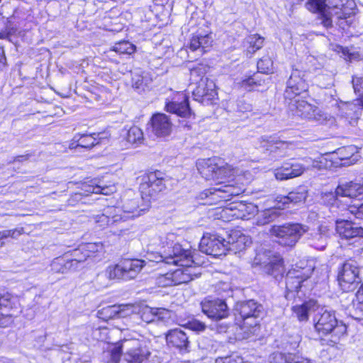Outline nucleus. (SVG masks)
I'll use <instances>...</instances> for the list:
<instances>
[{"label":"nucleus","instance_id":"f257e3e1","mask_svg":"<svg viewBox=\"0 0 363 363\" xmlns=\"http://www.w3.org/2000/svg\"><path fill=\"white\" fill-rule=\"evenodd\" d=\"M314 328L320 335H330V342L337 344L347 336V326L338 322L333 311L318 306L313 319Z\"/></svg>","mask_w":363,"mask_h":363},{"label":"nucleus","instance_id":"f03ea898","mask_svg":"<svg viewBox=\"0 0 363 363\" xmlns=\"http://www.w3.org/2000/svg\"><path fill=\"white\" fill-rule=\"evenodd\" d=\"M235 320L246 336L255 334L259 329V320L264 315V310L262 304L251 299L236 304Z\"/></svg>","mask_w":363,"mask_h":363},{"label":"nucleus","instance_id":"7ed1b4c3","mask_svg":"<svg viewBox=\"0 0 363 363\" xmlns=\"http://www.w3.org/2000/svg\"><path fill=\"white\" fill-rule=\"evenodd\" d=\"M350 3L351 0H307L306 8L318 13L321 24L328 28L333 26V18H341L342 7Z\"/></svg>","mask_w":363,"mask_h":363},{"label":"nucleus","instance_id":"20e7f679","mask_svg":"<svg viewBox=\"0 0 363 363\" xmlns=\"http://www.w3.org/2000/svg\"><path fill=\"white\" fill-rule=\"evenodd\" d=\"M197 169L206 180H218L234 176L235 170L218 157L208 158L198 162Z\"/></svg>","mask_w":363,"mask_h":363},{"label":"nucleus","instance_id":"39448f33","mask_svg":"<svg viewBox=\"0 0 363 363\" xmlns=\"http://www.w3.org/2000/svg\"><path fill=\"white\" fill-rule=\"evenodd\" d=\"M291 146V143L279 140L272 135H262L256 142L257 149L270 160H278L289 156Z\"/></svg>","mask_w":363,"mask_h":363},{"label":"nucleus","instance_id":"423d86ee","mask_svg":"<svg viewBox=\"0 0 363 363\" xmlns=\"http://www.w3.org/2000/svg\"><path fill=\"white\" fill-rule=\"evenodd\" d=\"M145 265V262L138 259H125L118 264L109 266L104 272L108 279L130 280L135 278Z\"/></svg>","mask_w":363,"mask_h":363},{"label":"nucleus","instance_id":"0eeeda50","mask_svg":"<svg viewBox=\"0 0 363 363\" xmlns=\"http://www.w3.org/2000/svg\"><path fill=\"white\" fill-rule=\"evenodd\" d=\"M305 232L306 225L291 223L281 225H274L269 230L270 234L277 239L279 245L291 247L295 246Z\"/></svg>","mask_w":363,"mask_h":363},{"label":"nucleus","instance_id":"6e6552de","mask_svg":"<svg viewBox=\"0 0 363 363\" xmlns=\"http://www.w3.org/2000/svg\"><path fill=\"white\" fill-rule=\"evenodd\" d=\"M289 109L298 118L311 121L323 123L328 119V114L319 108L308 104L304 100H295L289 104Z\"/></svg>","mask_w":363,"mask_h":363},{"label":"nucleus","instance_id":"1a4fd4ad","mask_svg":"<svg viewBox=\"0 0 363 363\" xmlns=\"http://www.w3.org/2000/svg\"><path fill=\"white\" fill-rule=\"evenodd\" d=\"M167 242V250H165L162 255H160L157 262L173 264L181 267L187 266L192 262V256L190 250L184 249L179 243Z\"/></svg>","mask_w":363,"mask_h":363},{"label":"nucleus","instance_id":"9d476101","mask_svg":"<svg viewBox=\"0 0 363 363\" xmlns=\"http://www.w3.org/2000/svg\"><path fill=\"white\" fill-rule=\"evenodd\" d=\"M236 187L231 184H218V186L206 189L201 192L199 199L204 200L203 205L218 204L220 202L228 200L230 197L238 195Z\"/></svg>","mask_w":363,"mask_h":363},{"label":"nucleus","instance_id":"9b49d317","mask_svg":"<svg viewBox=\"0 0 363 363\" xmlns=\"http://www.w3.org/2000/svg\"><path fill=\"white\" fill-rule=\"evenodd\" d=\"M199 250L213 257L225 255L227 252L225 238L218 234H204L200 241Z\"/></svg>","mask_w":363,"mask_h":363},{"label":"nucleus","instance_id":"f8f14e48","mask_svg":"<svg viewBox=\"0 0 363 363\" xmlns=\"http://www.w3.org/2000/svg\"><path fill=\"white\" fill-rule=\"evenodd\" d=\"M337 281L344 291L354 290L360 283L359 269L351 262H345L339 270Z\"/></svg>","mask_w":363,"mask_h":363},{"label":"nucleus","instance_id":"ddd939ff","mask_svg":"<svg viewBox=\"0 0 363 363\" xmlns=\"http://www.w3.org/2000/svg\"><path fill=\"white\" fill-rule=\"evenodd\" d=\"M165 189L164 178L160 172H149L142 177L140 191L142 197H154L157 193Z\"/></svg>","mask_w":363,"mask_h":363},{"label":"nucleus","instance_id":"4468645a","mask_svg":"<svg viewBox=\"0 0 363 363\" xmlns=\"http://www.w3.org/2000/svg\"><path fill=\"white\" fill-rule=\"evenodd\" d=\"M142 347L141 341L138 339H123L115 344L110 350L107 352V354L110 356V359L108 363H118L121 354L126 356Z\"/></svg>","mask_w":363,"mask_h":363},{"label":"nucleus","instance_id":"2eb2a0df","mask_svg":"<svg viewBox=\"0 0 363 363\" xmlns=\"http://www.w3.org/2000/svg\"><path fill=\"white\" fill-rule=\"evenodd\" d=\"M306 83L301 76V72L294 69L286 82V87L284 91V99L289 105L294 103L295 100H301L300 94L306 90Z\"/></svg>","mask_w":363,"mask_h":363},{"label":"nucleus","instance_id":"dca6fc26","mask_svg":"<svg viewBox=\"0 0 363 363\" xmlns=\"http://www.w3.org/2000/svg\"><path fill=\"white\" fill-rule=\"evenodd\" d=\"M201 309L209 318L220 320L227 318L229 310L225 301L220 298H205L201 303Z\"/></svg>","mask_w":363,"mask_h":363},{"label":"nucleus","instance_id":"f3484780","mask_svg":"<svg viewBox=\"0 0 363 363\" xmlns=\"http://www.w3.org/2000/svg\"><path fill=\"white\" fill-rule=\"evenodd\" d=\"M330 230L326 225H320L317 228L308 230L306 226V232L304 239L306 242L313 247L323 250L325 249L328 239L330 236Z\"/></svg>","mask_w":363,"mask_h":363},{"label":"nucleus","instance_id":"a211bd4d","mask_svg":"<svg viewBox=\"0 0 363 363\" xmlns=\"http://www.w3.org/2000/svg\"><path fill=\"white\" fill-rule=\"evenodd\" d=\"M141 319L145 323L157 322L168 324L172 319V312L164 308L140 307Z\"/></svg>","mask_w":363,"mask_h":363},{"label":"nucleus","instance_id":"6ab92c4d","mask_svg":"<svg viewBox=\"0 0 363 363\" xmlns=\"http://www.w3.org/2000/svg\"><path fill=\"white\" fill-rule=\"evenodd\" d=\"M196 87L193 90L192 94L194 100L203 102L205 100L210 101L216 94V84L213 80L208 78L201 79L197 83Z\"/></svg>","mask_w":363,"mask_h":363},{"label":"nucleus","instance_id":"aec40b11","mask_svg":"<svg viewBox=\"0 0 363 363\" xmlns=\"http://www.w3.org/2000/svg\"><path fill=\"white\" fill-rule=\"evenodd\" d=\"M165 107L168 112L179 116L187 117L191 115L189 99L183 92L179 93L172 101L167 103Z\"/></svg>","mask_w":363,"mask_h":363},{"label":"nucleus","instance_id":"412c9836","mask_svg":"<svg viewBox=\"0 0 363 363\" xmlns=\"http://www.w3.org/2000/svg\"><path fill=\"white\" fill-rule=\"evenodd\" d=\"M336 231L341 238L345 239L363 237V228L348 220L337 219Z\"/></svg>","mask_w":363,"mask_h":363},{"label":"nucleus","instance_id":"4be33fe9","mask_svg":"<svg viewBox=\"0 0 363 363\" xmlns=\"http://www.w3.org/2000/svg\"><path fill=\"white\" fill-rule=\"evenodd\" d=\"M251 243L247 236L239 230H233L225 238L227 251H232L235 254L241 252Z\"/></svg>","mask_w":363,"mask_h":363},{"label":"nucleus","instance_id":"5701e85b","mask_svg":"<svg viewBox=\"0 0 363 363\" xmlns=\"http://www.w3.org/2000/svg\"><path fill=\"white\" fill-rule=\"evenodd\" d=\"M264 272L274 279L282 278L285 269L283 258L277 254H270L268 261L263 262Z\"/></svg>","mask_w":363,"mask_h":363},{"label":"nucleus","instance_id":"b1692460","mask_svg":"<svg viewBox=\"0 0 363 363\" xmlns=\"http://www.w3.org/2000/svg\"><path fill=\"white\" fill-rule=\"evenodd\" d=\"M152 131L157 137H164L172 131V123L167 116L156 113L151 119Z\"/></svg>","mask_w":363,"mask_h":363},{"label":"nucleus","instance_id":"393cba45","mask_svg":"<svg viewBox=\"0 0 363 363\" xmlns=\"http://www.w3.org/2000/svg\"><path fill=\"white\" fill-rule=\"evenodd\" d=\"M166 340L169 345L180 350H187L190 344L187 334L179 328L169 330L166 334Z\"/></svg>","mask_w":363,"mask_h":363},{"label":"nucleus","instance_id":"a878e982","mask_svg":"<svg viewBox=\"0 0 363 363\" xmlns=\"http://www.w3.org/2000/svg\"><path fill=\"white\" fill-rule=\"evenodd\" d=\"M212 43L211 34L198 33L191 37L188 48L193 52H198L199 55H203L212 46Z\"/></svg>","mask_w":363,"mask_h":363},{"label":"nucleus","instance_id":"bb28decb","mask_svg":"<svg viewBox=\"0 0 363 363\" xmlns=\"http://www.w3.org/2000/svg\"><path fill=\"white\" fill-rule=\"evenodd\" d=\"M307 197V191L304 188H299L298 191L289 192L287 196H278L275 202L277 203V207L285 208L289 207L290 203H298L306 200Z\"/></svg>","mask_w":363,"mask_h":363},{"label":"nucleus","instance_id":"cd10ccee","mask_svg":"<svg viewBox=\"0 0 363 363\" xmlns=\"http://www.w3.org/2000/svg\"><path fill=\"white\" fill-rule=\"evenodd\" d=\"M0 311L18 315L21 312L18 297L9 292L0 294Z\"/></svg>","mask_w":363,"mask_h":363},{"label":"nucleus","instance_id":"c85d7f7f","mask_svg":"<svg viewBox=\"0 0 363 363\" xmlns=\"http://www.w3.org/2000/svg\"><path fill=\"white\" fill-rule=\"evenodd\" d=\"M305 171L304 167L299 163L283 166L275 169L274 176L277 180H286L301 175Z\"/></svg>","mask_w":363,"mask_h":363},{"label":"nucleus","instance_id":"c756f323","mask_svg":"<svg viewBox=\"0 0 363 363\" xmlns=\"http://www.w3.org/2000/svg\"><path fill=\"white\" fill-rule=\"evenodd\" d=\"M318 305L314 300H310L301 305L292 307L293 313L299 321H307L308 316L318 310Z\"/></svg>","mask_w":363,"mask_h":363},{"label":"nucleus","instance_id":"7c9ffc66","mask_svg":"<svg viewBox=\"0 0 363 363\" xmlns=\"http://www.w3.org/2000/svg\"><path fill=\"white\" fill-rule=\"evenodd\" d=\"M105 213L97 215L95 218L96 223H99L101 227L110 225L122 219L121 215V209L114 206H108L105 210Z\"/></svg>","mask_w":363,"mask_h":363},{"label":"nucleus","instance_id":"2f4dec72","mask_svg":"<svg viewBox=\"0 0 363 363\" xmlns=\"http://www.w3.org/2000/svg\"><path fill=\"white\" fill-rule=\"evenodd\" d=\"M336 194L342 197H350L352 199L359 198L362 195V189L360 184L352 182H345L339 184L336 188Z\"/></svg>","mask_w":363,"mask_h":363},{"label":"nucleus","instance_id":"473e14b6","mask_svg":"<svg viewBox=\"0 0 363 363\" xmlns=\"http://www.w3.org/2000/svg\"><path fill=\"white\" fill-rule=\"evenodd\" d=\"M281 208L277 207V203L274 207L264 209L257 213L256 223L258 225H264L274 221L281 216Z\"/></svg>","mask_w":363,"mask_h":363},{"label":"nucleus","instance_id":"72a5a7b5","mask_svg":"<svg viewBox=\"0 0 363 363\" xmlns=\"http://www.w3.org/2000/svg\"><path fill=\"white\" fill-rule=\"evenodd\" d=\"M238 219L249 220L258 212L257 206L252 203H235Z\"/></svg>","mask_w":363,"mask_h":363},{"label":"nucleus","instance_id":"f704fd0d","mask_svg":"<svg viewBox=\"0 0 363 363\" xmlns=\"http://www.w3.org/2000/svg\"><path fill=\"white\" fill-rule=\"evenodd\" d=\"M192 268L190 264L187 266H184L182 268H178L172 272L174 286L182 284H186L194 279V274L191 272Z\"/></svg>","mask_w":363,"mask_h":363},{"label":"nucleus","instance_id":"c9c22d12","mask_svg":"<svg viewBox=\"0 0 363 363\" xmlns=\"http://www.w3.org/2000/svg\"><path fill=\"white\" fill-rule=\"evenodd\" d=\"M352 308L354 318L355 319L363 318V283L361 284L355 294V298L352 300Z\"/></svg>","mask_w":363,"mask_h":363},{"label":"nucleus","instance_id":"e433bc0d","mask_svg":"<svg viewBox=\"0 0 363 363\" xmlns=\"http://www.w3.org/2000/svg\"><path fill=\"white\" fill-rule=\"evenodd\" d=\"M150 354L145 347H141L125 356V360L128 363H144Z\"/></svg>","mask_w":363,"mask_h":363},{"label":"nucleus","instance_id":"4c0bfd02","mask_svg":"<svg viewBox=\"0 0 363 363\" xmlns=\"http://www.w3.org/2000/svg\"><path fill=\"white\" fill-rule=\"evenodd\" d=\"M99 134H84L77 140V146L90 149L100 143Z\"/></svg>","mask_w":363,"mask_h":363},{"label":"nucleus","instance_id":"58836bf2","mask_svg":"<svg viewBox=\"0 0 363 363\" xmlns=\"http://www.w3.org/2000/svg\"><path fill=\"white\" fill-rule=\"evenodd\" d=\"M303 280L295 271L289 272L286 277V288L289 291H298Z\"/></svg>","mask_w":363,"mask_h":363},{"label":"nucleus","instance_id":"ea45409f","mask_svg":"<svg viewBox=\"0 0 363 363\" xmlns=\"http://www.w3.org/2000/svg\"><path fill=\"white\" fill-rule=\"evenodd\" d=\"M264 43V38L257 34L250 35L245 38V46L247 47V52L254 53L259 50Z\"/></svg>","mask_w":363,"mask_h":363},{"label":"nucleus","instance_id":"a19ab883","mask_svg":"<svg viewBox=\"0 0 363 363\" xmlns=\"http://www.w3.org/2000/svg\"><path fill=\"white\" fill-rule=\"evenodd\" d=\"M138 199H132L126 202L123 205L124 212L131 213V217H138L142 214V212H145L148 206L145 208H140L138 205Z\"/></svg>","mask_w":363,"mask_h":363},{"label":"nucleus","instance_id":"79ce46f5","mask_svg":"<svg viewBox=\"0 0 363 363\" xmlns=\"http://www.w3.org/2000/svg\"><path fill=\"white\" fill-rule=\"evenodd\" d=\"M126 140L131 144H141L144 140L143 132L138 126H133L127 132Z\"/></svg>","mask_w":363,"mask_h":363},{"label":"nucleus","instance_id":"37998d69","mask_svg":"<svg viewBox=\"0 0 363 363\" xmlns=\"http://www.w3.org/2000/svg\"><path fill=\"white\" fill-rule=\"evenodd\" d=\"M117 305H112L104 307L101 310L98 311V317L103 319L105 321H108L110 319L118 318V311Z\"/></svg>","mask_w":363,"mask_h":363},{"label":"nucleus","instance_id":"c03bdc74","mask_svg":"<svg viewBox=\"0 0 363 363\" xmlns=\"http://www.w3.org/2000/svg\"><path fill=\"white\" fill-rule=\"evenodd\" d=\"M236 206L235 203L230 204L229 206L222 208L219 212L220 218L225 222H230L235 219H238L237 212H235Z\"/></svg>","mask_w":363,"mask_h":363},{"label":"nucleus","instance_id":"a18cd8bd","mask_svg":"<svg viewBox=\"0 0 363 363\" xmlns=\"http://www.w3.org/2000/svg\"><path fill=\"white\" fill-rule=\"evenodd\" d=\"M208 67L203 64H198L196 67L190 69V79L194 83H197L201 79H205L204 76L207 72Z\"/></svg>","mask_w":363,"mask_h":363},{"label":"nucleus","instance_id":"49530a36","mask_svg":"<svg viewBox=\"0 0 363 363\" xmlns=\"http://www.w3.org/2000/svg\"><path fill=\"white\" fill-rule=\"evenodd\" d=\"M51 270L55 273L66 274L69 272L67 267V260L63 257H57L54 259L50 264Z\"/></svg>","mask_w":363,"mask_h":363},{"label":"nucleus","instance_id":"de8ad7c7","mask_svg":"<svg viewBox=\"0 0 363 363\" xmlns=\"http://www.w3.org/2000/svg\"><path fill=\"white\" fill-rule=\"evenodd\" d=\"M113 50L119 54L130 55L135 50V46L128 41H121L116 43Z\"/></svg>","mask_w":363,"mask_h":363},{"label":"nucleus","instance_id":"09e8293b","mask_svg":"<svg viewBox=\"0 0 363 363\" xmlns=\"http://www.w3.org/2000/svg\"><path fill=\"white\" fill-rule=\"evenodd\" d=\"M118 308V318H125L140 311V306L134 304L117 305Z\"/></svg>","mask_w":363,"mask_h":363},{"label":"nucleus","instance_id":"8fccbe9b","mask_svg":"<svg viewBox=\"0 0 363 363\" xmlns=\"http://www.w3.org/2000/svg\"><path fill=\"white\" fill-rule=\"evenodd\" d=\"M23 228L0 230V248L5 245V242L3 241V240L6 239L8 238L16 239L19 235L23 234Z\"/></svg>","mask_w":363,"mask_h":363},{"label":"nucleus","instance_id":"3c124183","mask_svg":"<svg viewBox=\"0 0 363 363\" xmlns=\"http://www.w3.org/2000/svg\"><path fill=\"white\" fill-rule=\"evenodd\" d=\"M338 52L342 54V56L345 60L350 62L361 59V55L359 52L353 48L340 47Z\"/></svg>","mask_w":363,"mask_h":363},{"label":"nucleus","instance_id":"603ef678","mask_svg":"<svg viewBox=\"0 0 363 363\" xmlns=\"http://www.w3.org/2000/svg\"><path fill=\"white\" fill-rule=\"evenodd\" d=\"M181 325L197 333L203 332L206 328V325L204 323L194 318L188 320L184 324H181Z\"/></svg>","mask_w":363,"mask_h":363},{"label":"nucleus","instance_id":"864d4df0","mask_svg":"<svg viewBox=\"0 0 363 363\" xmlns=\"http://www.w3.org/2000/svg\"><path fill=\"white\" fill-rule=\"evenodd\" d=\"M84 190L87 193L91 194H101L104 195H108L113 192V189L108 186H101L99 185H84Z\"/></svg>","mask_w":363,"mask_h":363},{"label":"nucleus","instance_id":"5fc2aeb1","mask_svg":"<svg viewBox=\"0 0 363 363\" xmlns=\"http://www.w3.org/2000/svg\"><path fill=\"white\" fill-rule=\"evenodd\" d=\"M133 87L135 89H144L146 86L145 77L141 74L140 70L136 69L132 74Z\"/></svg>","mask_w":363,"mask_h":363},{"label":"nucleus","instance_id":"6e6d98bb","mask_svg":"<svg viewBox=\"0 0 363 363\" xmlns=\"http://www.w3.org/2000/svg\"><path fill=\"white\" fill-rule=\"evenodd\" d=\"M16 313H9L0 311V328H7L11 325L14 318L17 317Z\"/></svg>","mask_w":363,"mask_h":363},{"label":"nucleus","instance_id":"4d7b16f0","mask_svg":"<svg viewBox=\"0 0 363 363\" xmlns=\"http://www.w3.org/2000/svg\"><path fill=\"white\" fill-rule=\"evenodd\" d=\"M273 62L269 57H264L257 62V69L261 73H269L272 69Z\"/></svg>","mask_w":363,"mask_h":363},{"label":"nucleus","instance_id":"13d9d810","mask_svg":"<svg viewBox=\"0 0 363 363\" xmlns=\"http://www.w3.org/2000/svg\"><path fill=\"white\" fill-rule=\"evenodd\" d=\"M72 258L77 261L79 264H82L88 259V255L84 252L82 245L79 247L74 249L71 253Z\"/></svg>","mask_w":363,"mask_h":363},{"label":"nucleus","instance_id":"bf43d9fd","mask_svg":"<svg viewBox=\"0 0 363 363\" xmlns=\"http://www.w3.org/2000/svg\"><path fill=\"white\" fill-rule=\"evenodd\" d=\"M258 83L257 76L254 74L252 77H250L245 79H242L239 84L240 86L246 91H251L255 85Z\"/></svg>","mask_w":363,"mask_h":363},{"label":"nucleus","instance_id":"052dcab7","mask_svg":"<svg viewBox=\"0 0 363 363\" xmlns=\"http://www.w3.org/2000/svg\"><path fill=\"white\" fill-rule=\"evenodd\" d=\"M157 284L162 287L174 286L172 272H167L157 277Z\"/></svg>","mask_w":363,"mask_h":363},{"label":"nucleus","instance_id":"680f3d73","mask_svg":"<svg viewBox=\"0 0 363 363\" xmlns=\"http://www.w3.org/2000/svg\"><path fill=\"white\" fill-rule=\"evenodd\" d=\"M84 252L88 255V258L91 257L94 253L102 248V245L98 243H86L82 245Z\"/></svg>","mask_w":363,"mask_h":363},{"label":"nucleus","instance_id":"e2e57ef3","mask_svg":"<svg viewBox=\"0 0 363 363\" xmlns=\"http://www.w3.org/2000/svg\"><path fill=\"white\" fill-rule=\"evenodd\" d=\"M286 362L287 363H312L308 359L292 354L286 357Z\"/></svg>","mask_w":363,"mask_h":363},{"label":"nucleus","instance_id":"0e129e2a","mask_svg":"<svg viewBox=\"0 0 363 363\" xmlns=\"http://www.w3.org/2000/svg\"><path fill=\"white\" fill-rule=\"evenodd\" d=\"M340 196V195L336 194V191L335 193L333 192H327L325 193L323 196V199L325 202H328V204L333 205L336 201L337 197Z\"/></svg>","mask_w":363,"mask_h":363},{"label":"nucleus","instance_id":"69168bd1","mask_svg":"<svg viewBox=\"0 0 363 363\" xmlns=\"http://www.w3.org/2000/svg\"><path fill=\"white\" fill-rule=\"evenodd\" d=\"M223 362V363H243V359L238 355L226 357L223 359H221L220 361L217 360V363H220V362Z\"/></svg>","mask_w":363,"mask_h":363},{"label":"nucleus","instance_id":"338daca9","mask_svg":"<svg viewBox=\"0 0 363 363\" xmlns=\"http://www.w3.org/2000/svg\"><path fill=\"white\" fill-rule=\"evenodd\" d=\"M80 264H79L73 258L67 259V267H68L69 272L77 269L79 267Z\"/></svg>","mask_w":363,"mask_h":363},{"label":"nucleus","instance_id":"774afa93","mask_svg":"<svg viewBox=\"0 0 363 363\" xmlns=\"http://www.w3.org/2000/svg\"><path fill=\"white\" fill-rule=\"evenodd\" d=\"M14 33L13 29L6 28L5 30L0 32V39H8L11 40V35Z\"/></svg>","mask_w":363,"mask_h":363}]
</instances>
